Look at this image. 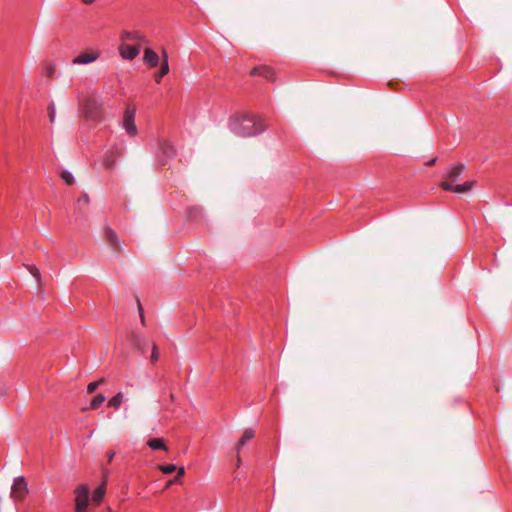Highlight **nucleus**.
I'll list each match as a JSON object with an SVG mask.
<instances>
[{
    "label": "nucleus",
    "mask_w": 512,
    "mask_h": 512,
    "mask_svg": "<svg viewBox=\"0 0 512 512\" xmlns=\"http://www.w3.org/2000/svg\"><path fill=\"white\" fill-rule=\"evenodd\" d=\"M102 382H103V380L94 381V382L89 383L87 386L88 393L95 392L97 390V388L99 387L100 383H102Z\"/></svg>",
    "instance_id": "23"
},
{
    "label": "nucleus",
    "mask_w": 512,
    "mask_h": 512,
    "mask_svg": "<svg viewBox=\"0 0 512 512\" xmlns=\"http://www.w3.org/2000/svg\"><path fill=\"white\" fill-rule=\"evenodd\" d=\"M137 302H138V306H139V310H140L141 321H142V323H144V316H143V313H142V307H141L140 301L137 300Z\"/></svg>",
    "instance_id": "30"
},
{
    "label": "nucleus",
    "mask_w": 512,
    "mask_h": 512,
    "mask_svg": "<svg viewBox=\"0 0 512 512\" xmlns=\"http://www.w3.org/2000/svg\"><path fill=\"white\" fill-rule=\"evenodd\" d=\"M105 400H106V397L102 394L95 396L90 404L91 409L99 408L105 402Z\"/></svg>",
    "instance_id": "21"
},
{
    "label": "nucleus",
    "mask_w": 512,
    "mask_h": 512,
    "mask_svg": "<svg viewBox=\"0 0 512 512\" xmlns=\"http://www.w3.org/2000/svg\"><path fill=\"white\" fill-rule=\"evenodd\" d=\"M136 108L132 105H128L125 109L122 126L126 130L127 134L131 137L136 136L137 127L135 125Z\"/></svg>",
    "instance_id": "6"
},
{
    "label": "nucleus",
    "mask_w": 512,
    "mask_h": 512,
    "mask_svg": "<svg viewBox=\"0 0 512 512\" xmlns=\"http://www.w3.org/2000/svg\"><path fill=\"white\" fill-rule=\"evenodd\" d=\"M136 346H137V348L139 349V351H140L142 354H145L146 349H145L144 344H142L139 340H137V341H136Z\"/></svg>",
    "instance_id": "28"
},
{
    "label": "nucleus",
    "mask_w": 512,
    "mask_h": 512,
    "mask_svg": "<svg viewBox=\"0 0 512 512\" xmlns=\"http://www.w3.org/2000/svg\"><path fill=\"white\" fill-rule=\"evenodd\" d=\"M147 445L152 450H165L167 451V446L165 445L163 439L161 438H151L147 441Z\"/></svg>",
    "instance_id": "16"
},
{
    "label": "nucleus",
    "mask_w": 512,
    "mask_h": 512,
    "mask_svg": "<svg viewBox=\"0 0 512 512\" xmlns=\"http://www.w3.org/2000/svg\"><path fill=\"white\" fill-rule=\"evenodd\" d=\"M75 511L85 512L89 502V487L81 484L76 487L75 491Z\"/></svg>",
    "instance_id": "5"
},
{
    "label": "nucleus",
    "mask_w": 512,
    "mask_h": 512,
    "mask_svg": "<svg viewBox=\"0 0 512 512\" xmlns=\"http://www.w3.org/2000/svg\"><path fill=\"white\" fill-rule=\"evenodd\" d=\"M143 60H144V63L148 64L152 68L157 67L159 64L158 54L150 48L145 49Z\"/></svg>",
    "instance_id": "12"
},
{
    "label": "nucleus",
    "mask_w": 512,
    "mask_h": 512,
    "mask_svg": "<svg viewBox=\"0 0 512 512\" xmlns=\"http://www.w3.org/2000/svg\"><path fill=\"white\" fill-rule=\"evenodd\" d=\"M117 156H118V152L117 151H109V152H107L105 157H104V166L107 169L113 168V166L116 163Z\"/></svg>",
    "instance_id": "17"
},
{
    "label": "nucleus",
    "mask_w": 512,
    "mask_h": 512,
    "mask_svg": "<svg viewBox=\"0 0 512 512\" xmlns=\"http://www.w3.org/2000/svg\"><path fill=\"white\" fill-rule=\"evenodd\" d=\"M123 399H124V395L122 392H118L115 396H113L109 402H108V406L109 407H112L114 409H118L122 402H123Z\"/></svg>",
    "instance_id": "20"
},
{
    "label": "nucleus",
    "mask_w": 512,
    "mask_h": 512,
    "mask_svg": "<svg viewBox=\"0 0 512 512\" xmlns=\"http://www.w3.org/2000/svg\"><path fill=\"white\" fill-rule=\"evenodd\" d=\"M99 57L97 52H84L74 58V64H89L94 62Z\"/></svg>",
    "instance_id": "10"
},
{
    "label": "nucleus",
    "mask_w": 512,
    "mask_h": 512,
    "mask_svg": "<svg viewBox=\"0 0 512 512\" xmlns=\"http://www.w3.org/2000/svg\"><path fill=\"white\" fill-rule=\"evenodd\" d=\"M48 113H49V120H50L51 123H53L54 120H55V106H54V103H51L48 106Z\"/></svg>",
    "instance_id": "25"
},
{
    "label": "nucleus",
    "mask_w": 512,
    "mask_h": 512,
    "mask_svg": "<svg viewBox=\"0 0 512 512\" xmlns=\"http://www.w3.org/2000/svg\"><path fill=\"white\" fill-rule=\"evenodd\" d=\"M84 203V204H88L89 203V197L87 194H83L79 199H78V203Z\"/></svg>",
    "instance_id": "27"
},
{
    "label": "nucleus",
    "mask_w": 512,
    "mask_h": 512,
    "mask_svg": "<svg viewBox=\"0 0 512 512\" xmlns=\"http://www.w3.org/2000/svg\"><path fill=\"white\" fill-rule=\"evenodd\" d=\"M119 52L124 59L133 60L140 53V45L122 42L119 46Z\"/></svg>",
    "instance_id": "8"
},
{
    "label": "nucleus",
    "mask_w": 512,
    "mask_h": 512,
    "mask_svg": "<svg viewBox=\"0 0 512 512\" xmlns=\"http://www.w3.org/2000/svg\"><path fill=\"white\" fill-rule=\"evenodd\" d=\"M176 155L175 148L167 140H159L157 160L161 165H165L168 159L173 158Z\"/></svg>",
    "instance_id": "7"
},
{
    "label": "nucleus",
    "mask_w": 512,
    "mask_h": 512,
    "mask_svg": "<svg viewBox=\"0 0 512 512\" xmlns=\"http://www.w3.org/2000/svg\"><path fill=\"white\" fill-rule=\"evenodd\" d=\"M436 161H437V158H433V159H431L430 161H428V162L426 163V165H427V166H432V165H434V164L436 163Z\"/></svg>",
    "instance_id": "31"
},
{
    "label": "nucleus",
    "mask_w": 512,
    "mask_h": 512,
    "mask_svg": "<svg viewBox=\"0 0 512 512\" xmlns=\"http://www.w3.org/2000/svg\"><path fill=\"white\" fill-rule=\"evenodd\" d=\"M61 177L66 182V184H68V185H72L74 183V177L68 171H63L62 174H61Z\"/></svg>",
    "instance_id": "22"
},
{
    "label": "nucleus",
    "mask_w": 512,
    "mask_h": 512,
    "mask_svg": "<svg viewBox=\"0 0 512 512\" xmlns=\"http://www.w3.org/2000/svg\"><path fill=\"white\" fill-rule=\"evenodd\" d=\"M251 75L261 76L271 82L275 81V73H274L273 69L269 66L261 65V66L254 67L251 71Z\"/></svg>",
    "instance_id": "9"
},
{
    "label": "nucleus",
    "mask_w": 512,
    "mask_h": 512,
    "mask_svg": "<svg viewBox=\"0 0 512 512\" xmlns=\"http://www.w3.org/2000/svg\"><path fill=\"white\" fill-rule=\"evenodd\" d=\"M230 130L242 137H251L262 133L266 126L263 120L251 113L236 114L229 119Z\"/></svg>",
    "instance_id": "1"
},
{
    "label": "nucleus",
    "mask_w": 512,
    "mask_h": 512,
    "mask_svg": "<svg viewBox=\"0 0 512 512\" xmlns=\"http://www.w3.org/2000/svg\"><path fill=\"white\" fill-rule=\"evenodd\" d=\"M28 494V486L23 476L16 477L11 487L10 497L15 504L22 502Z\"/></svg>",
    "instance_id": "4"
},
{
    "label": "nucleus",
    "mask_w": 512,
    "mask_h": 512,
    "mask_svg": "<svg viewBox=\"0 0 512 512\" xmlns=\"http://www.w3.org/2000/svg\"><path fill=\"white\" fill-rule=\"evenodd\" d=\"M121 40L124 43L133 41L139 44L144 41V36L139 31H124L121 34Z\"/></svg>",
    "instance_id": "11"
},
{
    "label": "nucleus",
    "mask_w": 512,
    "mask_h": 512,
    "mask_svg": "<svg viewBox=\"0 0 512 512\" xmlns=\"http://www.w3.org/2000/svg\"><path fill=\"white\" fill-rule=\"evenodd\" d=\"M81 108L87 119L99 120L102 116L101 103L94 95L84 98L81 101Z\"/></svg>",
    "instance_id": "3"
},
{
    "label": "nucleus",
    "mask_w": 512,
    "mask_h": 512,
    "mask_svg": "<svg viewBox=\"0 0 512 512\" xmlns=\"http://www.w3.org/2000/svg\"><path fill=\"white\" fill-rule=\"evenodd\" d=\"M29 271H30V273H31V274H32L36 279H38V278L40 277V272H39V270L37 269V267H35V266H30V267H29Z\"/></svg>",
    "instance_id": "26"
},
{
    "label": "nucleus",
    "mask_w": 512,
    "mask_h": 512,
    "mask_svg": "<svg viewBox=\"0 0 512 512\" xmlns=\"http://www.w3.org/2000/svg\"><path fill=\"white\" fill-rule=\"evenodd\" d=\"M105 238L114 249H117L119 247L117 233L112 228L107 227L105 229Z\"/></svg>",
    "instance_id": "15"
},
{
    "label": "nucleus",
    "mask_w": 512,
    "mask_h": 512,
    "mask_svg": "<svg viewBox=\"0 0 512 512\" xmlns=\"http://www.w3.org/2000/svg\"><path fill=\"white\" fill-rule=\"evenodd\" d=\"M104 494H105V484H102L94 490V492L92 494V501L95 502L96 504H99L102 501Z\"/></svg>",
    "instance_id": "19"
},
{
    "label": "nucleus",
    "mask_w": 512,
    "mask_h": 512,
    "mask_svg": "<svg viewBox=\"0 0 512 512\" xmlns=\"http://www.w3.org/2000/svg\"><path fill=\"white\" fill-rule=\"evenodd\" d=\"M464 170L463 164H458L451 167L447 174L445 175L444 181L441 183V187L445 191L455 192V193H465L471 190L473 186V181H466L463 184H456L460 175Z\"/></svg>",
    "instance_id": "2"
},
{
    "label": "nucleus",
    "mask_w": 512,
    "mask_h": 512,
    "mask_svg": "<svg viewBox=\"0 0 512 512\" xmlns=\"http://www.w3.org/2000/svg\"><path fill=\"white\" fill-rule=\"evenodd\" d=\"M159 358L158 348L155 344L152 345L151 363L157 362Z\"/></svg>",
    "instance_id": "24"
},
{
    "label": "nucleus",
    "mask_w": 512,
    "mask_h": 512,
    "mask_svg": "<svg viewBox=\"0 0 512 512\" xmlns=\"http://www.w3.org/2000/svg\"><path fill=\"white\" fill-rule=\"evenodd\" d=\"M255 436V431L251 428H248L244 431L242 437L239 439V441L237 442L236 444V450H237V453L239 454L241 448L249 441L251 440L253 437Z\"/></svg>",
    "instance_id": "14"
},
{
    "label": "nucleus",
    "mask_w": 512,
    "mask_h": 512,
    "mask_svg": "<svg viewBox=\"0 0 512 512\" xmlns=\"http://www.w3.org/2000/svg\"><path fill=\"white\" fill-rule=\"evenodd\" d=\"M160 470L164 474H171V473L177 471V476L175 477L174 481H178L184 475V473H185L183 467L177 468L174 464L161 465L160 466Z\"/></svg>",
    "instance_id": "13"
},
{
    "label": "nucleus",
    "mask_w": 512,
    "mask_h": 512,
    "mask_svg": "<svg viewBox=\"0 0 512 512\" xmlns=\"http://www.w3.org/2000/svg\"><path fill=\"white\" fill-rule=\"evenodd\" d=\"M169 73V65L167 60V55H165V59L161 65L160 71L155 75V81L160 83L162 78Z\"/></svg>",
    "instance_id": "18"
},
{
    "label": "nucleus",
    "mask_w": 512,
    "mask_h": 512,
    "mask_svg": "<svg viewBox=\"0 0 512 512\" xmlns=\"http://www.w3.org/2000/svg\"><path fill=\"white\" fill-rule=\"evenodd\" d=\"M106 456H107L108 462L110 463V462H112V460H113V458L115 456V452L114 451H108Z\"/></svg>",
    "instance_id": "29"
}]
</instances>
